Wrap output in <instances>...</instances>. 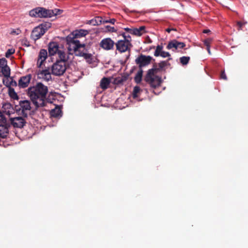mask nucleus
Listing matches in <instances>:
<instances>
[{
    "mask_svg": "<svg viewBox=\"0 0 248 248\" xmlns=\"http://www.w3.org/2000/svg\"><path fill=\"white\" fill-rule=\"evenodd\" d=\"M48 89L46 86L41 82L28 89V95L34 105L38 108L44 107L47 101L46 96Z\"/></svg>",
    "mask_w": 248,
    "mask_h": 248,
    "instance_id": "1",
    "label": "nucleus"
},
{
    "mask_svg": "<svg viewBox=\"0 0 248 248\" xmlns=\"http://www.w3.org/2000/svg\"><path fill=\"white\" fill-rule=\"evenodd\" d=\"M169 64L168 61H162L158 63L157 67H154L148 71L145 77V80L153 88L158 86L161 82V78L156 75L159 70H163Z\"/></svg>",
    "mask_w": 248,
    "mask_h": 248,
    "instance_id": "2",
    "label": "nucleus"
},
{
    "mask_svg": "<svg viewBox=\"0 0 248 248\" xmlns=\"http://www.w3.org/2000/svg\"><path fill=\"white\" fill-rule=\"evenodd\" d=\"M66 41L68 45V49L70 54L75 53L76 55L82 56L86 60L91 59L92 55L84 52V44H80L79 41L73 39L71 36H67Z\"/></svg>",
    "mask_w": 248,
    "mask_h": 248,
    "instance_id": "3",
    "label": "nucleus"
},
{
    "mask_svg": "<svg viewBox=\"0 0 248 248\" xmlns=\"http://www.w3.org/2000/svg\"><path fill=\"white\" fill-rule=\"evenodd\" d=\"M60 60L57 61L51 66V73L57 76L62 75L66 71V61L67 58L65 53L60 52Z\"/></svg>",
    "mask_w": 248,
    "mask_h": 248,
    "instance_id": "4",
    "label": "nucleus"
},
{
    "mask_svg": "<svg viewBox=\"0 0 248 248\" xmlns=\"http://www.w3.org/2000/svg\"><path fill=\"white\" fill-rule=\"evenodd\" d=\"M61 13L62 11L57 9L49 10L43 7H37L30 11L29 15L32 17L46 18L51 17Z\"/></svg>",
    "mask_w": 248,
    "mask_h": 248,
    "instance_id": "5",
    "label": "nucleus"
},
{
    "mask_svg": "<svg viewBox=\"0 0 248 248\" xmlns=\"http://www.w3.org/2000/svg\"><path fill=\"white\" fill-rule=\"evenodd\" d=\"M152 59V57L150 56L141 54L136 59L135 62L140 68H141L150 64Z\"/></svg>",
    "mask_w": 248,
    "mask_h": 248,
    "instance_id": "6",
    "label": "nucleus"
},
{
    "mask_svg": "<svg viewBox=\"0 0 248 248\" xmlns=\"http://www.w3.org/2000/svg\"><path fill=\"white\" fill-rule=\"evenodd\" d=\"M116 45L117 49L121 52H124L129 50L131 46L130 42L125 39L119 41Z\"/></svg>",
    "mask_w": 248,
    "mask_h": 248,
    "instance_id": "7",
    "label": "nucleus"
},
{
    "mask_svg": "<svg viewBox=\"0 0 248 248\" xmlns=\"http://www.w3.org/2000/svg\"><path fill=\"white\" fill-rule=\"evenodd\" d=\"M10 122L14 127L22 128L26 124L25 120L22 117H16L10 118Z\"/></svg>",
    "mask_w": 248,
    "mask_h": 248,
    "instance_id": "8",
    "label": "nucleus"
},
{
    "mask_svg": "<svg viewBox=\"0 0 248 248\" xmlns=\"http://www.w3.org/2000/svg\"><path fill=\"white\" fill-rule=\"evenodd\" d=\"M60 52L65 53L63 50L60 49L59 44L56 42H51L48 45V52L50 55H54L58 53L60 58Z\"/></svg>",
    "mask_w": 248,
    "mask_h": 248,
    "instance_id": "9",
    "label": "nucleus"
},
{
    "mask_svg": "<svg viewBox=\"0 0 248 248\" xmlns=\"http://www.w3.org/2000/svg\"><path fill=\"white\" fill-rule=\"evenodd\" d=\"M185 43L183 42H179L176 40H173L170 42L167 46V49H171L173 51L181 49L185 46Z\"/></svg>",
    "mask_w": 248,
    "mask_h": 248,
    "instance_id": "10",
    "label": "nucleus"
},
{
    "mask_svg": "<svg viewBox=\"0 0 248 248\" xmlns=\"http://www.w3.org/2000/svg\"><path fill=\"white\" fill-rule=\"evenodd\" d=\"M31 78V74L21 77L18 80V84L19 87L22 88L27 87L30 82Z\"/></svg>",
    "mask_w": 248,
    "mask_h": 248,
    "instance_id": "11",
    "label": "nucleus"
},
{
    "mask_svg": "<svg viewBox=\"0 0 248 248\" xmlns=\"http://www.w3.org/2000/svg\"><path fill=\"white\" fill-rule=\"evenodd\" d=\"M44 33V30H42L40 27L38 26L33 30L31 36L33 39L36 40L39 39Z\"/></svg>",
    "mask_w": 248,
    "mask_h": 248,
    "instance_id": "12",
    "label": "nucleus"
},
{
    "mask_svg": "<svg viewBox=\"0 0 248 248\" xmlns=\"http://www.w3.org/2000/svg\"><path fill=\"white\" fill-rule=\"evenodd\" d=\"M19 106L22 110V113L27 117V114L25 113L26 111H30L31 109V102L29 100L20 101Z\"/></svg>",
    "mask_w": 248,
    "mask_h": 248,
    "instance_id": "13",
    "label": "nucleus"
},
{
    "mask_svg": "<svg viewBox=\"0 0 248 248\" xmlns=\"http://www.w3.org/2000/svg\"><path fill=\"white\" fill-rule=\"evenodd\" d=\"M37 74L39 78H42L45 80L48 81L51 79V75L49 69L39 70Z\"/></svg>",
    "mask_w": 248,
    "mask_h": 248,
    "instance_id": "14",
    "label": "nucleus"
},
{
    "mask_svg": "<svg viewBox=\"0 0 248 248\" xmlns=\"http://www.w3.org/2000/svg\"><path fill=\"white\" fill-rule=\"evenodd\" d=\"M47 52L45 49H41L39 52L37 65L38 67H41L43 64V62L46 60L47 58Z\"/></svg>",
    "mask_w": 248,
    "mask_h": 248,
    "instance_id": "15",
    "label": "nucleus"
},
{
    "mask_svg": "<svg viewBox=\"0 0 248 248\" xmlns=\"http://www.w3.org/2000/svg\"><path fill=\"white\" fill-rule=\"evenodd\" d=\"M10 125L7 122L5 124L0 123V137L4 138L9 133Z\"/></svg>",
    "mask_w": 248,
    "mask_h": 248,
    "instance_id": "16",
    "label": "nucleus"
},
{
    "mask_svg": "<svg viewBox=\"0 0 248 248\" xmlns=\"http://www.w3.org/2000/svg\"><path fill=\"white\" fill-rule=\"evenodd\" d=\"M89 33V31L85 30H79L75 31L73 32L72 34L69 35L68 36H71L73 39H76L78 40L77 39L78 38L82 37L85 36L87 34Z\"/></svg>",
    "mask_w": 248,
    "mask_h": 248,
    "instance_id": "17",
    "label": "nucleus"
},
{
    "mask_svg": "<svg viewBox=\"0 0 248 248\" xmlns=\"http://www.w3.org/2000/svg\"><path fill=\"white\" fill-rule=\"evenodd\" d=\"M108 20H103L101 17H96L94 19H92L91 20H88L87 21L86 23L88 24H90L93 26L97 25L99 24L108 23Z\"/></svg>",
    "mask_w": 248,
    "mask_h": 248,
    "instance_id": "18",
    "label": "nucleus"
},
{
    "mask_svg": "<svg viewBox=\"0 0 248 248\" xmlns=\"http://www.w3.org/2000/svg\"><path fill=\"white\" fill-rule=\"evenodd\" d=\"M145 32V27L141 26L139 28L133 29L131 31V33L138 36H140Z\"/></svg>",
    "mask_w": 248,
    "mask_h": 248,
    "instance_id": "19",
    "label": "nucleus"
},
{
    "mask_svg": "<svg viewBox=\"0 0 248 248\" xmlns=\"http://www.w3.org/2000/svg\"><path fill=\"white\" fill-rule=\"evenodd\" d=\"M50 115L52 117L58 118L62 115V111L59 107H56L50 111Z\"/></svg>",
    "mask_w": 248,
    "mask_h": 248,
    "instance_id": "20",
    "label": "nucleus"
},
{
    "mask_svg": "<svg viewBox=\"0 0 248 248\" xmlns=\"http://www.w3.org/2000/svg\"><path fill=\"white\" fill-rule=\"evenodd\" d=\"M100 86L103 90L107 89L108 87V78H103L100 81Z\"/></svg>",
    "mask_w": 248,
    "mask_h": 248,
    "instance_id": "21",
    "label": "nucleus"
},
{
    "mask_svg": "<svg viewBox=\"0 0 248 248\" xmlns=\"http://www.w3.org/2000/svg\"><path fill=\"white\" fill-rule=\"evenodd\" d=\"M120 24L118 22L116 23V24L114 25L113 26H110L109 25V32H115L117 35L120 33L119 31V30L120 29V27L119 26Z\"/></svg>",
    "mask_w": 248,
    "mask_h": 248,
    "instance_id": "22",
    "label": "nucleus"
},
{
    "mask_svg": "<svg viewBox=\"0 0 248 248\" xmlns=\"http://www.w3.org/2000/svg\"><path fill=\"white\" fill-rule=\"evenodd\" d=\"M101 106L105 107L108 106V94L103 95L101 99Z\"/></svg>",
    "mask_w": 248,
    "mask_h": 248,
    "instance_id": "23",
    "label": "nucleus"
},
{
    "mask_svg": "<svg viewBox=\"0 0 248 248\" xmlns=\"http://www.w3.org/2000/svg\"><path fill=\"white\" fill-rule=\"evenodd\" d=\"M100 46L106 50L108 49V38H107L103 39L100 43Z\"/></svg>",
    "mask_w": 248,
    "mask_h": 248,
    "instance_id": "24",
    "label": "nucleus"
},
{
    "mask_svg": "<svg viewBox=\"0 0 248 248\" xmlns=\"http://www.w3.org/2000/svg\"><path fill=\"white\" fill-rule=\"evenodd\" d=\"M51 24L50 22H45L39 25V27L43 30L44 32L51 27Z\"/></svg>",
    "mask_w": 248,
    "mask_h": 248,
    "instance_id": "25",
    "label": "nucleus"
},
{
    "mask_svg": "<svg viewBox=\"0 0 248 248\" xmlns=\"http://www.w3.org/2000/svg\"><path fill=\"white\" fill-rule=\"evenodd\" d=\"M142 76V71L140 70L137 72L135 77V80L137 83H140L141 81Z\"/></svg>",
    "mask_w": 248,
    "mask_h": 248,
    "instance_id": "26",
    "label": "nucleus"
},
{
    "mask_svg": "<svg viewBox=\"0 0 248 248\" xmlns=\"http://www.w3.org/2000/svg\"><path fill=\"white\" fill-rule=\"evenodd\" d=\"M163 51V46L160 45H158L156 46V49L155 51L154 55L156 57L159 56L160 54Z\"/></svg>",
    "mask_w": 248,
    "mask_h": 248,
    "instance_id": "27",
    "label": "nucleus"
},
{
    "mask_svg": "<svg viewBox=\"0 0 248 248\" xmlns=\"http://www.w3.org/2000/svg\"><path fill=\"white\" fill-rule=\"evenodd\" d=\"M140 88L138 86H135L134 88V90H133V98H135V99H136L138 95V94L140 93Z\"/></svg>",
    "mask_w": 248,
    "mask_h": 248,
    "instance_id": "28",
    "label": "nucleus"
},
{
    "mask_svg": "<svg viewBox=\"0 0 248 248\" xmlns=\"http://www.w3.org/2000/svg\"><path fill=\"white\" fill-rule=\"evenodd\" d=\"M190 58L189 57L183 56L180 59V62L183 65H186L188 63Z\"/></svg>",
    "mask_w": 248,
    "mask_h": 248,
    "instance_id": "29",
    "label": "nucleus"
},
{
    "mask_svg": "<svg viewBox=\"0 0 248 248\" xmlns=\"http://www.w3.org/2000/svg\"><path fill=\"white\" fill-rule=\"evenodd\" d=\"M15 52V50L13 48L8 49L5 53V57L6 58H9L11 55L13 54Z\"/></svg>",
    "mask_w": 248,
    "mask_h": 248,
    "instance_id": "30",
    "label": "nucleus"
},
{
    "mask_svg": "<svg viewBox=\"0 0 248 248\" xmlns=\"http://www.w3.org/2000/svg\"><path fill=\"white\" fill-rule=\"evenodd\" d=\"M6 119L0 111V123L5 124L6 122Z\"/></svg>",
    "mask_w": 248,
    "mask_h": 248,
    "instance_id": "31",
    "label": "nucleus"
},
{
    "mask_svg": "<svg viewBox=\"0 0 248 248\" xmlns=\"http://www.w3.org/2000/svg\"><path fill=\"white\" fill-rule=\"evenodd\" d=\"M159 56L163 58H166L170 57V54L169 52L163 50Z\"/></svg>",
    "mask_w": 248,
    "mask_h": 248,
    "instance_id": "32",
    "label": "nucleus"
},
{
    "mask_svg": "<svg viewBox=\"0 0 248 248\" xmlns=\"http://www.w3.org/2000/svg\"><path fill=\"white\" fill-rule=\"evenodd\" d=\"M21 31L20 29H16L13 30L11 31V33L12 34H16V35H18V34H20L21 33Z\"/></svg>",
    "mask_w": 248,
    "mask_h": 248,
    "instance_id": "33",
    "label": "nucleus"
},
{
    "mask_svg": "<svg viewBox=\"0 0 248 248\" xmlns=\"http://www.w3.org/2000/svg\"><path fill=\"white\" fill-rule=\"evenodd\" d=\"M210 43V40L209 39L205 40L204 41V44L206 46V47H209Z\"/></svg>",
    "mask_w": 248,
    "mask_h": 248,
    "instance_id": "34",
    "label": "nucleus"
},
{
    "mask_svg": "<svg viewBox=\"0 0 248 248\" xmlns=\"http://www.w3.org/2000/svg\"><path fill=\"white\" fill-rule=\"evenodd\" d=\"M109 49H110L111 48V47H112L114 46V42L111 40L110 38H109Z\"/></svg>",
    "mask_w": 248,
    "mask_h": 248,
    "instance_id": "35",
    "label": "nucleus"
},
{
    "mask_svg": "<svg viewBox=\"0 0 248 248\" xmlns=\"http://www.w3.org/2000/svg\"><path fill=\"white\" fill-rule=\"evenodd\" d=\"M221 78L222 79H227V77H226V75L224 72V71H223L222 73H221Z\"/></svg>",
    "mask_w": 248,
    "mask_h": 248,
    "instance_id": "36",
    "label": "nucleus"
},
{
    "mask_svg": "<svg viewBox=\"0 0 248 248\" xmlns=\"http://www.w3.org/2000/svg\"><path fill=\"white\" fill-rule=\"evenodd\" d=\"M116 22V20L114 18L109 19V24H112L115 25V23Z\"/></svg>",
    "mask_w": 248,
    "mask_h": 248,
    "instance_id": "37",
    "label": "nucleus"
},
{
    "mask_svg": "<svg viewBox=\"0 0 248 248\" xmlns=\"http://www.w3.org/2000/svg\"><path fill=\"white\" fill-rule=\"evenodd\" d=\"M3 82L4 84H5V85H6L7 86H10V85H14L13 84L9 83L7 81L6 82H5V81L4 80H3Z\"/></svg>",
    "mask_w": 248,
    "mask_h": 248,
    "instance_id": "38",
    "label": "nucleus"
},
{
    "mask_svg": "<svg viewBox=\"0 0 248 248\" xmlns=\"http://www.w3.org/2000/svg\"><path fill=\"white\" fill-rule=\"evenodd\" d=\"M237 25L239 26V30H240L241 29L242 26L243 25V24L242 22H238L237 23Z\"/></svg>",
    "mask_w": 248,
    "mask_h": 248,
    "instance_id": "39",
    "label": "nucleus"
},
{
    "mask_svg": "<svg viewBox=\"0 0 248 248\" xmlns=\"http://www.w3.org/2000/svg\"><path fill=\"white\" fill-rule=\"evenodd\" d=\"M124 30L131 33V31L133 29L126 28H125Z\"/></svg>",
    "mask_w": 248,
    "mask_h": 248,
    "instance_id": "40",
    "label": "nucleus"
},
{
    "mask_svg": "<svg viewBox=\"0 0 248 248\" xmlns=\"http://www.w3.org/2000/svg\"><path fill=\"white\" fill-rule=\"evenodd\" d=\"M210 31L209 30H205L203 31V32L205 33H208Z\"/></svg>",
    "mask_w": 248,
    "mask_h": 248,
    "instance_id": "41",
    "label": "nucleus"
},
{
    "mask_svg": "<svg viewBox=\"0 0 248 248\" xmlns=\"http://www.w3.org/2000/svg\"><path fill=\"white\" fill-rule=\"evenodd\" d=\"M207 50L208 51V52L210 54L211 52H210V47H207Z\"/></svg>",
    "mask_w": 248,
    "mask_h": 248,
    "instance_id": "42",
    "label": "nucleus"
},
{
    "mask_svg": "<svg viewBox=\"0 0 248 248\" xmlns=\"http://www.w3.org/2000/svg\"><path fill=\"white\" fill-rule=\"evenodd\" d=\"M171 30H172V29H169V28H168V29H166V31H167L168 32H170V31H171Z\"/></svg>",
    "mask_w": 248,
    "mask_h": 248,
    "instance_id": "43",
    "label": "nucleus"
},
{
    "mask_svg": "<svg viewBox=\"0 0 248 248\" xmlns=\"http://www.w3.org/2000/svg\"><path fill=\"white\" fill-rule=\"evenodd\" d=\"M106 28L108 30V26H106Z\"/></svg>",
    "mask_w": 248,
    "mask_h": 248,
    "instance_id": "44",
    "label": "nucleus"
},
{
    "mask_svg": "<svg viewBox=\"0 0 248 248\" xmlns=\"http://www.w3.org/2000/svg\"><path fill=\"white\" fill-rule=\"evenodd\" d=\"M14 84L16 85V81L14 82Z\"/></svg>",
    "mask_w": 248,
    "mask_h": 248,
    "instance_id": "45",
    "label": "nucleus"
}]
</instances>
